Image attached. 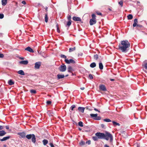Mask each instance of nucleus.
Masks as SVG:
<instances>
[{
    "label": "nucleus",
    "instance_id": "obj_1",
    "mask_svg": "<svg viewBox=\"0 0 147 147\" xmlns=\"http://www.w3.org/2000/svg\"><path fill=\"white\" fill-rule=\"evenodd\" d=\"M130 46V43L127 40H123L119 44L118 49L122 52L126 53L128 51Z\"/></svg>",
    "mask_w": 147,
    "mask_h": 147
},
{
    "label": "nucleus",
    "instance_id": "obj_2",
    "mask_svg": "<svg viewBox=\"0 0 147 147\" xmlns=\"http://www.w3.org/2000/svg\"><path fill=\"white\" fill-rule=\"evenodd\" d=\"M104 139L107 140L110 139V142H112L113 140V136L111 134L107 132L106 133V134H105Z\"/></svg>",
    "mask_w": 147,
    "mask_h": 147
},
{
    "label": "nucleus",
    "instance_id": "obj_3",
    "mask_svg": "<svg viewBox=\"0 0 147 147\" xmlns=\"http://www.w3.org/2000/svg\"><path fill=\"white\" fill-rule=\"evenodd\" d=\"M26 138L30 140L32 138V141L34 144L36 142V137L34 134H31L27 135L26 136Z\"/></svg>",
    "mask_w": 147,
    "mask_h": 147
},
{
    "label": "nucleus",
    "instance_id": "obj_4",
    "mask_svg": "<svg viewBox=\"0 0 147 147\" xmlns=\"http://www.w3.org/2000/svg\"><path fill=\"white\" fill-rule=\"evenodd\" d=\"M66 66L63 63L58 67V69L61 72H64L66 69Z\"/></svg>",
    "mask_w": 147,
    "mask_h": 147
},
{
    "label": "nucleus",
    "instance_id": "obj_5",
    "mask_svg": "<svg viewBox=\"0 0 147 147\" xmlns=\"http://www.w3.org/2000/svg\"><path fill=\"white\" fill-rule=\"evenodd\" d=\"M95 136L98 137V139H104L105 134L100 132H97L95 134Z\"/></svg>",
    "mask_w": 147,
    "mask_h": 147
},
{
    "label": "nucleus",
    "instance_id": "obj_6",
    "mask_svg": "<svg viewBox=\"0 0 147 147\" xmlns=\"http://www.w3.org/2000/svg\"><path fill=\"white\" fill-rule=\"evenodd\" d=\"M65 61L66 62V63L67 64H70V63H75V61L73 60L72 59H71L69 60H68L67 59H65Z\"/></svg>",
    "mask_w": 147,
    "mask_h": 147
},
{
    "label": "nucleus",
    "instance_id": "obj_7",
    "mask_svg": "<svg viewBox=\"0 0 147 147\" xmlns=\"http://www.w3.org/2000/svg\"><path fill=\"white\" fill-rule=\"evenodd\" d=\"M41 63L40 62H36L35 63V68L36 69H38L39 68L40 66Z\"/></svg>",
    "mask_w": 147,
    "mask_h": 147
},
{
    "label": "nucleus",
    "instance_id": "obj_8",
    "mask_svg": "<svg viewBox=\"0 0 147 147\" xmlns=\"http://www.w3.org/2000/svg\"><path fill=\"white\" fill-rule=\"evenodd\" d=\"M18 134L22 138H24L26 137V134L24 132L19 133Z\"/></svg>",
    "mask_w": 147,
    "mask_h": 147
},
{
    "label": "nucleus",
    "instance_id": "obj_9",
    "mask_svg": "<svg viewBox=\"0 0 147 147\" xmlns=\"http://www.w3.org/2000/svg\"><path fill=\"white\" fill-rule=\"evenodd\" d=\"M96 20L95 19H91L90 20L89 23L90 25H92L96 23Z\"/></svg>",
    "mask_w": 147,
    "mask_h": 147
},
{
    "label": "nucleus",
    "instance_id": "obj_10",
    "mask_svg": "<svg viewBox=\"0 0 147 147\" xmlns=\"http://www.w3.org/2000/svg\"><path fill=\"white\" fill-rule=\"evenodd\" d=\"M73 20L76 21H81V18L80 17H78L74 16L73 18Z\"/></svg>",
    "mask_w": 147,
    "mask_h": 147
},
{
    "label": "nucleus",
    "instance_id": "obj_11",
    "mask_svg": "<svg viewBox=\"0 0 147 147\" xmlns=\"http://www.w3.org/2000/svg\"><path fill=\"white\" fill-rule=\"evenodd\" d=\"M99 89L100 90L103 91L106 90V89L105 86L104 85H101L99 86Z\"/></svg>",
    "mask_w": 147,
    "mask_h": 147
},
{
    "label": "nucleus",
    "instance_id": "obj_12",
    "mask_svg": "<svg viewBox=\"0 0 147 147\" xmlns=\"http://www.w3.org/2000/svg\"><path fill=\"white\" fill-rule=\"evenodd\" d=\"M65 77V76L64 74H58L57 75V78L58 79H60L64 78Z\"/></svg>",
    "mask_w": 147,
    "mask_h": 147
},
{
    "label": "nucleus",
    "instance_id": "obj_13",
    "mask_svg": "<svg viewBox=\"0 0 147 147\" xmlns=\"http://www.w3.org/2000/svg\"><path fill=\"white\" fill-rule=\"evenodd\" d=\"M28 60L22 61L19 62V63L23 65H26L28 63Z\"/></svg>",
    "mask_w": 147,
    "mask_h": 147
},
{
    "label": "nucleus",
    "instance_id": "obj_14",
    "mask_svg": "<svg viewBox=\"0 0 147 147\" xmlns=\"http://www.w3.org/2000/svg\"><path fill=\"white\" fill-rule=\"evenodd\" d=\"M10 138V137L9 136L4 137L2 139H0V141L2 142L6 141L9 139Z\"/></svg>",
    "mask_w": 147,
    "mask_h": 147
},
{
    "label": "nucleus",
    "instance_id": "obj_15",
    "mask_svg": "<svg viewBox=\"0 0 147 147\" xmlns=\"http://www.w3.org/2000/svg\"><path fill=\"white\" fill-rule=\"evenodd\" d=\"M27 51L31 53H33L34 52L33 50L30 47H28L25 49Z\"/></svg>",
    "mask_w": 147,
    "mask_h": 147
},
{
    "label": "nucleus",
    "instance_id": "obj_16",
    "mask_svg": "<svg viewBox=\"0 0 147 147\" xmlns=\"http://www.w3.org/2000/svg\"><path fill=\"white\" fill-rule=\"evenodd\" d=\"M78 110L79 111L81 112L82 113H83L84 112L85 108L83 107H79L78 108Z\"/></svg>",
    "mask_w": 147,
    "mask_h": 147
},
{
    "label": "nucleus",
    "instance_id": "obj_17",
    "mask_svg": "<svg viewBox=\"0 0 147 147\" xmlns=\"http://www.w3.org/2000/svg\"><path fill=\"white\" fill-rule=\"evenodd\" d=\"M6 133L4 130L0 131V136H2L5 135Z\"/></svg>",
    "mask_w": 147,
    "mask_h": 147
},
{
    "label": "nucleus",
    "instance_id": "obj_18",
    "mask_svg": "<svg viewBox=\"0 0 147 147\" xmlns=\"http://www.w3.org/2000/svg\"><path fill=\"white\" fill-rule=\"evenodd\" d=\"M138 22L137 19H135L134 20V23L133 24V26L134 27H136L137 24Z\"/></svg>",
    "mask_w": 147,
    "mask_h": 147
},
{
    "label": "nucleus",
    "instance_id": "obj_19",
    "mask_svg": "<svg viewBox=\"0 0 147 147\" xmlns=\"http://www.w3.org/2000/svg\"><path fill=\"white\" fill-rule=\"evenodd\" d=\"M8 83L10 85H12L14 84V82H13L12 80H10L8 81Z\"/></svg>",
    "mask_w": 147,
    "mask_h": 147
},
{
    "label": "nucleus",
    "instance_id": "obj_20",
    "mask_svg": "<svg viewBox=\"0 0 147 147\" xmlns=\"http://www.w3.org/2000/svg\"><path fill=\"white\" fill-rule=\"evenodd\" d=\"M96 66V63L95 62H93L90 65V67L91 68H94Z\"/></svg>",
    "mask_w": 147,
    "mask_h": 147
},
{
    "label": "nucleus",
    "instance_id": "obj_21",
    "mask_svg": "<svg viewBox=\"0 0 147 147\" xmlns=\"http://www.w3.org/2000/svg\"><path fill=\"white\" fill-rule=\"evenodd\" d=\"M143 66L145 68V69H146V70H144V71L145 72L147 73V62L144 63Z\"/></svg>",
    "mask_w": 147,
    "mask_h": 147
},
{
    "label": "nucleus",
    "instance_id": "obj_22",
    "mask_svg": "<svg viewBox=\"0 0 147 147\" xmlns=\"http://www.w3.org/2000/svg\"><path fill=\"white\" fill-rule=\"evenodd\" d=\"M42 142L43 145L45 146L48 144V141L47 140L44 139L42 140Z\"/></svg>",
    "mask_w": 147,
    "mask_h": 147
},
{
    "label": "nucleus",
    "instance_id": "obj_23",
    "mask_svg": "<svg viewBox=\"0 0 147 147\" xmlns=\"http://www.w3.org/2000/svg\"><path fill=\"white\" fill-rule=\"evenodd\" d=\"M18 73L21 75H25L24 71L22 70H20L18 72Z\"/></svg>",
    "mask_w": 147,
    "mask_h": 147
},
{
    "label": "nucleus",
    "instance_id": "obj_24",
    "mask_svg": "<svg viewBox=\"0 0 147 147\" xmlns=\"http://www.w3.org/2000/svg\"><path fill=\"white\" fill-rule=\"evenodd\" d=\"M99 67L100 70L102 69L103 68V64L102 63H99Z\"/></svg>",
    "mask_w": 147,
    "mask_h": 147
},
{
    "label": "nucleus",
    "instance_id": "obj_25",
    "mask_svg": "<svg viewBox=\"0 0 147 147\" xmlns=\"http://www.w3.org/2000/svg\"><path fill=\"white\" fill-rule=\"evenodd\" d=\"M2 5L3 6L6 5L7 4V0H2Z\"/></svg>",
    "mask_w": 147,
    "mask_h": 147
},
{
    "label": "nucleus",
    "instance_id": "obj_26",
    "mask_svg": "<svg viewBox=\"0 0 147 147\" xmlns=\"http://www.w3.org/2000/svg\"><path fill=\"white\" fill-rule=\"evenodd\" d=\"M76 106L75 105H72L70 109L69 110V111L70 112H71L72 111L74 110V109L76 107Z\"/></svg>",
    "mask_w": 147,
    "mask_h": 147
},
{
    "label": "nucleus",
    "instance_id": "obj_27",
    "mask_svg": "<svg viewBox=\"0 0 147 147\" xmlns=\"http://www.w3.org/2000/svg\"><path fill=\"white\" fill-rule=\"evenodd\" d=\"M98 114H90V116L91 117L93 118H94L96 117L97 116Z\"/></svg>",
    "mask_w": 147,
    "mask_h": 147
},
{
    "label": "nucleus",
    "instance_id": "obj_28",
    "mask_svg": "<svg viewBox=\"0 0 147 147\" xmlns=\"http://www.w3.org/2000/svg\"><path fill=\"white\" fill-rule=\"evenodd\" d=\"M76 49V47H75L73 48H70L69 49V52H71L74 51Z\"/></svg>",
    "mask_w": 147,
    "mask_h": 147
},
{
    "label": "nucleus",
    "instance_id": "obj_29",
    "mask_svg": "<svg viewBox=\"0 0 147 147\" xmlns=\"http://www.w3.org/2000/svg\"><path fill=\"white\" fill-rule=\"evenodd\" d=\"M92 138L93 140L94 141H97L98 139V137L97 136H93L92 137Z\"/></svg>",
    "mask_w": 147,
    "mask_h": 147
},
{
    "label": "nucleus",
    "instance_id": "obj_30",
    "mask_svg": "<svg viewBox=\"0 0 147 147\" xmlns=\"http://www.w3.org/2000/svg\"><path fill=\"white\" fill-rule=\"evenodd\" d=\"M68 71L69 72H71L72 71V67L70 66H69L68 67Z\"/></svg>",
    "mask_w": 147,
    "mask_h": 147
},
{
    "label": "nucleus",
    "instance_id": "obj_31",
    "mask_svg": "<svg viewBox=\"0 0 147 147\" xmlns=\"http://www.w3.org/2000/svg\"><path fill=\"white\" fill-rule=\"evenodd\" d=\"M112 122L113 125H115V126L116 125L120 126V124L119 123H117L115 121H113Z\"/></svg>",
    "mask_w": 147,
    "mask_h": 147
},
{
    "label": "nucleus",
    "instance_id": "obj_32",
    "mask_svg": "<svg viewBox=\"0 0 147 147\" xmlns=\"http://www.w3.org/2000/svg\"><path fill=\"white\" fill-rule=\"evenodd\" d=\"M101 117L100 116H97L96 117L93 118V119L95 120H99L101 119Z\"/></svg>",
    "mask_w": 147,
    "mask_h": 147
},
{
    "label": "nucleus",
    "instance_id": "obj_33",
    "mask_svg": "<svg viewBox=\"0 0 147 147\" xmlns=\"http://www.w3.org/2000/svg\"><path fill=\"white\" fill-rule=\"evenodd\" d=\"M128 19L129 20H131L133 18V16L131 14H129L127 16Z\"/></svg>",
    "mask_w": 147,
    "mask_h": 147
},
{
    "label": "nucleus",
    "instance_id": "obj_34",
    "mask_svg": "<svg viewBox=\"0 0 147 147\" xmlns=\"http://www.w3.org/2000/svg\"><path fill=\"white\" fill-rule=\"evenodd\" d=\"M30 92L31 93L34 94H35L36 93V90H31L30 91Z\"/></svg>",
    "mask_w": 147,
    "mask_h": 147
},
{
    "label": "nucleus",
    "instance_id": "obj_35",
    "mask_svg": "<svg viewBox=\"0 0 147 147\" xmlns=\"http://www.w3.org/2000/svg\"><path fill=\"white\" fill-rule=\"evenodd\" d=\"M103 121H104L107 122H111V120L109 119H103Z\"/></svg>",
    "mask_w": 147,
    "mask_h": 147
},
{
    "label": "nucleus",
    "instance_id": "obj_36",
    "mask_svg": "<svg viewBox=\"0 0 147 147\" xmlns=\"http://www.w3.org/2000/svg\"><path fill=\"white\" fill-rule=\"evenodd\" d=\"M56 28H57V32L58 33H59L60 32V30L59 29V26H58V24H57V23L56 24Z\"/></svg>",
    "mask_w": 147,
    "mask_h": 147
},
{
    "label": "nucleus",
    "instance_id": "obj_37",
    "mask_svg": "<svg viewBox=\"0 0 147 147\" xmlns=\"http://www.w3.org/2000/svg\"><path fill=\"white\" fill-rule=\"evenodd\" d=\"M48 16L47 14H46L45 16V21L46 22H48Z\"/></svg>",
    "mask_w": 147,
    "mask_h": 147
},
{
    "label": "nucleus",
    "instance_id": "obj_38",
    "mask_svg": "<svg viewBox=\"0 0 147 147\" xmlns=\"http://www.w3.org/2000/svg\"><path fill=\"white\" fill-rule=\"evenodd\" d=\"M71 20H69V21L67 22L66 26H69L71 25Z\"/></svg>",
    "mask_w": 147,
    "mask_h": 147
},
{
    "label": "nucleus",
    "instance_id": "obj_39",
    "mask_svg": "<svg viewBox=\"0 0 147 147\" xmlns=\"http://www.w3.org/2000/svg\"><path fill=\"white\" fill-rule=\"evenodd\" d=\"M78 125L80 127H83V123L82 121H80L78 123Z\"/></svg>",
    "mask_w": 147,
    "mask_h": 147
},
{
    "label": "nucleus",
    "instance_id": "obj_40",
    "mask_svg": "<svg viewBox=\"0 0 147 147\" xmlns=\"http://www.w3.org/2000/svg\"><path fill=\"white\" fill-rule=\"evenodd\" d=\"M94 59L96 60H97L98 59V56L97 54H96L94 55Z\"/></svg>",
    "mask_w": 147,
    "mask_h": 147
},
{
    "label": "nucleus",
    "instance_id": "obj_41",
    "mask_svg": "<svg viewBox=\"0 0 147 147\" xmlns=\"http://www.w3.org/2000/svg\"><path fill=\"white\" fill-rule=\"evenodd\" d=\"M85 142L83 141H81L79 143L80 144L81 146L84 145L85 144Z\"/></svg>",
    "mask_w": 147,
    "mask_h": 147
},
{
    "label": "nucleus",
    "instance_id": "obj_42",
    "mask_svg": "<svg viewBox=\"0 0 147 147\" xmlns=\"http://www.w3.org/2000/svg\"><path fill=\"white\" fill-rule=\"evenodd\" d=\"M119 4L121 5V7H122L123 5V2L122 1H120L119 2Z\"/></svg>",
    "mask_w": 147,
    "mask_h": 147
},
{
    "label": "nucleus",
    "instance_id": "obj_43",
    "mask_svg": "<svg viewBox=\"0 0 147 147\" xmlns=\"http://www.w3.org/2000/svg\"><path fill=\"white\" fill-rule=\"evenodd\" d=\"M92 19H95L96 20V16L95 14H93L92 15Z\"/></svg>",
    "mask_w": 147,
    "mask_h": 147
},
{
    "label": "nucleus",
    "instance_id": "obj_44",
    "mask_svg": "<svg viewBox=\"0 0 147 147\" xmlns=\"http://www.w3.org/2000/svg\"><path fill=\"white\" fill-rule=\"evenodd\" d=\"M89 77L90 79H92L93 78L92 75L91 74H90L89 75Z\"/></svg>",
    "mask_w": 147,
    "mask_h": 147
},
{
    "label": "nucleus",
    "instance_id": "obj_45",
    "mask_svg": "<svg viewBox=\"0 0 147 147\" xmlns=\"http://www.w3.org/2000/svg\"><path fill=\"white\" fill-rule=\"evenodd\" d=\"M61 57L62 58L66 59V56L64 55H61Z\"/></svg>",
    "mask_w": 147,
    "mask_h": 147
},
{
    "label": "nucleus",
    "instance_id": "obj_46",
    "mask_svg": "<svg viewBox=\"0 0 147 147\" xmlns=\"http://www.w3.org/2000/svg\"><path fill=\"white\" fill-rule=\"evenodd\" d=\"M4 15L3 14H0V19H2L4 18Z\"/></svg>",
    "mask_w": 147,
    "mask_h": 147
},
{
    "label": "nucleus",
    "instance_id": "obj_47",
    "mask_svg": "<svg viewBox=\"0 0 147 147\" xmlns=\"http://www.w3.org/2000/svg\"><path fill=\"white\" fill-rule=\"evenodd\" d=\"M71 16L70 15H68L67 16V19L68 20H71Z\"/></svg>",
    "mask_w": 147,
    "mask_h": 147
},
{
    "label": "nucleus",
    "instance_id": "obj_48",
    "mask_svg": "<svg viewBox=\"0 0 147 147\" xmlns=\"http://www.w3.org/2000/svg\"><path fill=\"white\" fill-rule=\"evenodd\" d=\"M51 103V101L49 100H48L47 101V103L48 105L50 104Z\"/></svg>",
    "mask_w": 147,
    "mask_h": 147
},
{
    "label": "nucleus",
    "instance_id": "obj_49",
    "mask_svg": "<svg viewBox=\"0 0 147 147\" xmlns=\"http://www.w3.org/2000/svg\"><path fill=\"white\" fill-rule=\"evenodd\" d=\"M86 143L89 145L91 143V141L90 140H88L86 142Z\"/></svg>",
    "mask_w": 147,
    "mask_h": 147
},
{
    "label": "nucleus",
    "instance_id": "obj_50",
    "mask_svg": "<svg viewBox=\"0 0 147 147\" xmlns=\"http://www.w3.org/2000/svg\"><path fill=\"white\" fill-rule=\"evenodd\" d=\"M136 26L140 28H141L142 27V25H140V24H137Z\"/></svg>",
    "mask_w": 147,
    "mask_h": 147
},
{
    "label": "nucleus",
    "instance_id": "obj_51",
    "mask_svg": "<svg viewBox=\"0 0 147 147\" xmlns=\"http://www.w3.org/2000/svg\"><path fill=\"white\" fill-rule=\"evenodd\" d=\"M4 127L3 126L0 125V130L4 129Z\"/></svg>",
    "mask_w": 147,
    "mask_h": 147
},
{
    "label": "nucleus",
    "instance_id": "obj_52",
    "mask_svg": "<svg viewBox=\"0 0 147 147\" xmlns=\"http://www.w3.org/2000/svg\"><path fill=\"white\" fill-rule=\"evenodd\" d=\"M4 57V55L3 54L0 53V58H3Z\"/></svg>",
    "mask_w": 147,
    "mask_h": 147
},
{
    "label": "nucleus",
    "instance_id": "obj_53",
    "mask_svg": "<svg viewBox=\"0 0 147 147\" xmlns=\"http://www.w3.org/2000/svg\"><path fill=\"white\" fill-rule=\"evenodd\" d=\"M22 3L24 5H25L26 4V2L24 1H22Z\"/></svg>",
    "mask_w": 147,
    "mask_h": 147
},
{
    "label": "nucleus",
    "instance_id": "obj_54",
    "mask_svg": "<svg viewBox=\"0 0 147 147\" xmlns=\"http://www.w3.org/2000/svg\"><path fill=\"white\" fill-rule=\"evenodd\" d=\"M5 128L6 129H8L9 128V126L7 125V126H5Z\"/></svg>",
    "mask_w": 147,
    "mask_h": 147
},
{
    "label": "nucleus",
    "instance_id": "obj_55",
    "mask_svg": "<svg viewBox=\"0 0 147 147\" xmlns=\"http://www.w3.org/2000/svg\"><path fill=\"white\" fill-rule=\"evenodd\" d=\"M101 127L102 128H104L105 127V125L104 124H102L101 125Z\"/></svg>",
    "mask_w": 147,
    "mask_h": 147
},
{
    "label": "nucleus",
    "instance_id": "obj_56",
    "mask_svg": "<svg viewBox=\"0 0 147 147\" xmlns=\"http://www.w3.org/2000/svg\"><path fill=\"white\" fill-rule=\"evenodd\" d=\"M94 110L95 111H98V112H100V111H99L97 109H96V108H94Z\"/></svg>",
    "mask_w": 147,
    "mask_h": 147
},
{
    "label": "nucleus",
    "instance_id": "obj_57",
    "mask_svg": "<svg viewBox=\"0 0 147 147\" xmlns=\"http://www.w3.org/2000/svg\"><path fill=\"white\" fill-rule=\"evenodd\" d=\"M104 147H109L108 145L107 144H105L104 146Z\"/></svg>",
    "mask_w": 147,
    "mask_h": 147
},
{
    "label": "nucleus",
    "instance_id": "obj_58",
    "mask_svg": "<svg viewBox=\"0 0 147 147\" xmlns=\"http://www.w3.org/2000/svg\"><path fill=\"white\" fill-rule=\"evenodd\" d=\"M97 13L98 15H101L102 14L100 12Z\"/></svg>",
    "mask_w": 147,
    "mask_h": 147
},
{
    "label": "nucleus",
    "instance_id": "obj_59",
    "mask_svg": "<svg viewBox=\"0 0 147 147\" xmlns=\"http://www.w3.org/2000/svg\"><path fill=\"white\" fill-rule=\"evenodd\" d=\"M110 80L112 81H115V79H111Z\"/></svg>",
    "mask_w": 147,
    "mask_h": 147
},
{
    "label": "nucleus",
    "instance_id": "obj_60",
    "mask_svg": "<svg viewBox=\"0 0 147 147\" xmlns=\"http://www.w3.org/2000/svg\"><path fill=\"white\" fill-rule=\"evenodd\" d=\"M84 87H82L80 88V89L82 90H84Z\"/></svg>",
    "mask_w": 147,
    "mask_h": 147
},
{
    "label": "nucleus",
    "instance_id": "obj_61",
    "mask_svg": "<svg viewBox=\"0 0 147 147\" xmlns=\"http://www.w3.org/2000/svg\"><path fill=\"white\" fill-rule=\"evenodd\" d=\"M85 131L86 132H90V130H85Z\"/></svg>",
    "mask_w": 147,
    "mask_h": 147
},
{
    "label": "nucleus",
    "instance_id": "obj_62",
    "mask_svg": "<svg viewBox=\"0 0 147 147\" xmlns=\"http://www.w3.org/2000/svg\"><path fill=\"white\" fill-rule=\"evenodd\" d=\"M20 59L22 60H23L24 59V57H20Z\"/></svg>",
    "mask_w": 147,
    "mask_h": 147
},
{
    "label": "nucleus",
    "instance_id": "obj_63",
    "mask_svg": "<svg viewBox=\"0 0 147 147\" xmlns=\"http://www.w3.org/2000/svg\"><path fill=\"white\" fill-rule=\"evenodd\" d=\"M108 9L109 10H110V11H112L111 9V8H108Z\"/></svg>",
    "mask_w": 147,
    "mask_h": 147
},
{
    "label": "nucleus",
    "instance_id": "obj_64",
    "mask_svg": "<svg viewBox=\"0 0 147 147\" xmlns=\"http://www.w3.org/2000/svg\"><path fill=\"white\" fill-rule=\"evenodd\" d=\"M79 130L80 131H81V130H82V129H81V128H79Z\"/></svg>",
    "mask_w": 147,
    "mask_h": 147
}]
</instances>
